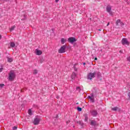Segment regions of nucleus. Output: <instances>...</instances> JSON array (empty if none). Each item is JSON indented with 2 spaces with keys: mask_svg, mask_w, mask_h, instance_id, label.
Listing matches in <instances>:
<instances>
[{
  "mask_svg": "<svg viewBox=\"0 0 130 130\" xmlns=\"http://www.w3.org/2000/svg\"><path fill=\"white\" fill-rule=\"evenodd\" d=\"M16 78V74L14 70L10 71L9 73V81H14V79Z\"/></svg>",
  "mask_w": 130,
  "mask_h": 130,
  "instance_id": "nucleus-1",
  "label": "nucleus"
},
{
  "mask_svg": "<svg viewBox=\"0 0 130 130\" xmlns=\"http://www.w3.org/2000/svg\"><path fill=\"white\" fill-rule=\"evenodd\" d=\"M66 48H67V45H64L58 50L59 53H64L66 52Z\"/></svg>",
  "mask_w": 130,
  "mask_h": 130,
  "instance_id": "nucleus-2",
  "label": "nucleus"
},
{
  "mask_svg": "<svg viewBox=\"0 0 130 130\" xmlns=\"http://www.w3.org/2000/svg\"><path fill=\"white\" fill-rule=\"evenodd\" d=\"M96 72H94L93 73H89L88 75H87V79L88 80H92V79L94 78V77H95V74H96Z\"/></svg>",
  "mask_w": 130,
  "mask_h": 130,
  "instance_id": "nucleus-3",
  "label": "nucleus"
},
{
  "mask_svg": "<svg viewBox=\"0 0 130 130\" xmlns=\"http://www.w3.org/2000/svg\"><path fill=\"white\" fill-rule=\"evenodd\" d=\"M39 122H40V118L38 117V116H36L34 120V124L37 125V124H39Z\"/></svg>",
  "mask_w": 130,
  "mask_h": 130,
  "instance_id": "nucleus-4",
  "label": "nucleus"
},
{
  "mask_svg": "<svg viewBox=\"0 0 130 130\" xmlns=\"http://www.w3.org/2000/svg\"><path fill=\"white\" fill-rule=\"evenodd\" d=\"M76 41H77V39H76L75 37H70L68 38V42L71 44H74V42H76Z\"/></svg>",
  "mask_w": 130,
  "mask_h": 130,
  "instance_id": "nucleus-5",
  "label": "nucleus"
},
{
  "mask_svg": "<svg viewBox=\"0 0 130 130\" xmlns=\"http://www.w3.org/2000/svg\"><path fill=\"white\" fill-rule=\"evenodd\" d=\"M121 43L122 45H129V42L126 38H123L121 40Z\"/></svg>",
  "mask_w": 130,
  "mask_h": 130,
  "instance_id": "nucleus-6",
  "label": "nucleus"
},
{
  "mask_svg": "<svg viewBox=\"0 0 130 130\" xmlns=\"http://www.w3.org/2000/svg\"><path fill=\"white\" fill-rule=\"evenodd\" d=\"M91 95H88L87 98L90 100V102L94 103L95 102V100L94 99V93H91Z\"/></svg>",
  "mask_w": 130,
  "mask_h": 130,
  "instance_id": "nucleus-7",
  "label": "nucleus"
},
{
  "mask_svg": "<svg viewBox=\"0 0 130 130\" xmlns=\"http://www.w3.org/2000/svg\"><path fill=\"white\" fill-rule=\"evenodd\" d=\"M90 113L92 116H94V117L97 116L98 114V112H97V111L95 110H91L90 111Z\"/></svg>",
  "mask_w": 130,
  "mask_h": 130,
  "instance_id": "nucleus-8",
  "label": "nucleus"
},
{
  "mask_svg": "<svg viewBox=\"0 0 130 130\" xmlns=\"http://www.w3.org/2000/svg\"><path fill=\"white\" fill-rule=\"evenodd\" d=\"M106 10L108 13H109L110 15H112V12H111V6H107Z\"/></svg>",
  "mask_w": 130,
  "mask_h": 130,
  "instance_id": "nucleus-9",
  "label": "nucleus"
},
{
  "mask_svg": "<svg viewBox=\"0 0 130 130\" xmlns=\"http://www.w3.org/2000/svg\"><path fill=\"white\" fill-rule=\"evenodd\" d=\"M90 124L91 125H93L94 126H95V125H97V121L94 120H91L90 122Z\"/></svg>",
  "mask_w": 130,
  "mask_h": 130,
  "instance_id": "nucleus-10",
  "label": "nucleus"
},
{
  "mask_svg": "<svg viewBox=\"0 0 130 130\" xmlns=\"http://www.w3.org/2000/svg\"><path fill=\"white\" fill-rule=\"evenodd\" d=\"M37 55H41L42 54V51L41 50L36 49Z\"/></svg>",
  "mask_w": 130,
  "mask_h": 130,
  "instance_id": "nucleus-11",
  "label": "nucleus"
},
{
  "mask_svg": "<svg viewBox=\"0 0 130 130\" xmlns=\"http://www.w3.org/2000/svg\"><path fill=\"white\" fill-rule=\"evenodd\" d=\"M96 74H97V76H98V79H99L100 81H102V78L101 77V73L97 72Z\"/></svg>",
  "mask_w": 130,
  "mask_h": 130,
  "instance_id": "nucleus-12",
  "label": "nucleus"
},
{
  "mask_svg": "<svg viewBox=\"0 0 130 130\" xmlns=\"http://www.w3.org/2000/svg\"><path fill=\"white\" fill-rule=\"evenodd\" d=\"M76 77H77V74H76V73L75 72H73L71 75V79H72V80H74V79H75Z\"/></svg>",
  "mask_w": 130,
  "mask_h": 130,
  "instance_id": "nucleus-13",
  "label": "nucleus"
},
{
  "mask_svg": "<svg viewBox=\"0 0 130 130\" xmlns=\"http://www.w3.org/2000/svg\"><path fill=\"white\" fill-rule=\"evenodd\" d=\"M77 123H78V124H80V125H81V126H83V125H84V123H83L82 121H78Z\"/></svg>",
  "mask_w": 130,
  "mask_h": 130,
  "instance_id": "nucleus-14",
  "label": "nucleus"
},
{
  "mask_svg": "<svg viewBox=\"0 0 130 130\" xmlns=\"http://www.w3.org/2000/svg\"><path fill=\"white\" fill-rule=\"evenodd\" d=\"M121 22V21L120 20V19L117 20V21L116 22V25L118 26V24H120Z\"/></svg>",
  "mask_w": 130,
  "mask_h": 130,
  "instance_id": "nucleus-15",
  "label": "nucleus"
},
{
  "mask_svg": "<svg viewBox=\"0 0 130 130\" xmlns=\"http://www.w3.org/2000/svg\"><path fill=\"white\" fill-rule=\"evenodd\" d=\"M7 59L8 62H12V61H13V58H10L9 57H7Z\"/></svg>",
  "mask_w": 130,
  "mask_h": 130,
  "instance_id": "nucleus-16",
  "label": "nucleus"
},
{
  "mask_svg": "<svg viewBox=\"0 0 130 130\" xmlns=\"http://www.w3.org/2000/svg\"><path fill=\"white\" fill-rule=\"evenodd\" d=\"M117 110H118V107H115L112 108V110H113V111H116Z\"/></svg>",
  "mask_w": 130,
  "mask_h": 130,
  "instance_id": "nucleus-17",
  "label": "nucleus"
},
{
  "mask_svg": "<svg viewBox=\"0 0 130 130\" xmlns=\"http://www.w3.org/2000/svg\"><path fill=\"white\" fill-rule=\"evenodd\" d=\"M16 44H15V43L14 42H11L10 44V46L11 47H15Z\"/></svg>",
  "mask_w": 130,
  "mask_h": 130,
  "instance_id": "nucleus-18",
  "label": "nucleus"
},
{
  "mask_svg": "<svg viewBox=\"0 0 130 130\" xmlns=\"http://www.w3.org/2000/svg\"><path fill=\"white\" fill-rule=\"evenodd\" d=\"M84 116H85V121H88V115L87 114H85L84 115Z\"/></svg>",
  "mask_w": 130,
  "mask_h": 130,
  "instance_id": "nucleus-19",
  "label": "nucleus"
},
{
  "mask_svg": "<svg viewBox=\"0 0 130 130\" xmlns=\"http://www.w3.org/2000/svg\"><path fill=\"white\" fill-rule=\"evenodd\" d=\"M66 42V40H64V39L62 38L61 39V43L62 44H64V43Z\"/></svg>",
  "mask_w": 130,
  "mask_h": 130,
  "instance_id": "nucleus-20",
  "label": "nucleus"
},
{
  "mask_svg": "<svg viewBox=\"0 0 130 130\" xmlns=\"http://www.w3.org/2000/svg\"><path fill=\"white\" fill-rule=\"evenodd\" d=\"M16 28V26H13L11 27V28H10V31H13V30L15 29V28Z\"/></svg>",
  "mask_w": 130,
  "mask_h": 130,
  "instance_id": "nucleus-21",
  "label": "nucleus"
},
{
  "mask_svg": "<svg viewBox=\"0 0 130 130\" xmlns=\"http://www.w3.org/2000/svg\"><path fill=\"white\" fill-rule=\"evenodd\" d=\"M37 74H38V71H37V70H35L34 71L33 74L34 75H37Z\"/></svg>",
  "mask_w": 130,
  "mask_h": 130,
  "instance_id": "nucleus-22",
  "label": "nucleus"
},
{
  "mask_svg": "<svg viewBox=\"0 0 130 130\" xmlns=\"http://www.w3.org/2000/svg\"><path fill=\"white\" fill-rule=\"evenodd\" d=\"M28 113L29 115H32V111H31V109L28 110Z\"/></svg>",
  "mask_w": 130,
  "mask_h": 130,
  "instance_id": "nucleus-23",
  "label": "nucleus"
},
{
  "mask_svg": "<svg viewBox=\"0 0 130 130\" xmlns=\"http://www.w3.org/2000/svg\"><path fill=\"white\" fill-rule=\"evenodd\" d=\"M43 61H44V59H43V58H41L40 59V63H42V62H43Z\"/></svg>",
  "mask_w": 130,
  "mask_h": 130,
  "instance_id": "nucleus-24",
  "label": "nucleus"
},
{
  "mask_svg": "<svg viewBox=\"0 0 130 130\" xmlns=\"http://www.w3.org/2000/svg\"><path fill=\"white\" fill-rule=\"evenodd\" d=\"M76 90L77 91H78V92H80V91H81V88H80V87H77L76 88Z\"/></svg>",
  "mask_w": 130,
  "mask_h": 130,
  "instance_id": "nucleus-25",
  "label": "nucleus"
},
{
  "mask_svg": "<svg viewBox=\"0 0 130 130\" xmlns=\"http://www.w3.org/2000/svg\"><path fill=\"white\" fill-rule=\"evenodd\" d=\"M77 110L78 111H82V108L80 107H77Z\"/></svg>",
  "mask_w": 130,
  "mask_h": 130,
  "instance_id": "nucleus-26",
  "label": "nucleus"
},
{
  "mask_svg": "<svg viewBox=\"0 0 130 130\" xmlns=\"http://www.w3.org/2000/svg\"><path fill=\"white\" fill-rule=\"evenodd\" d=\"M5 86V84H0V88H3Z\"/></svg>",
  "mask_w": 130,
  "mask_h": 130,
  "instance_id": "nucleus-27",
  "label": "nucleus"
},
{
  "mask_svg": "<svg viewBox=\"0 0 130 130\" xmlns=\"http://www.w3.org/2000/svg\"><path fill=\"white\" fill-rule=\"evenodd\" d=\"M120 24L121 25V27H122V26H123L124 25V24L122 22H121V21L120 22Z\"/></svg>",
  "mask_w": 130,
  "mask_h": 130,
  "instance_id": "nucleus-28",
  "label": "nucleus"
},
{
  "mask_svg": "<svg viewBox=\"0 0 130 130\" xmlns=\"http://www.w3.org/2000/svg\"><path fill=\"white\" fill-rule=\"evenodd\" d=\"M17 128H18V127L17 126H14L13 127V130H16V129H17Z\"/></svg>",
  "mask_w": 130,
  "mask_h": 130,
  "instance_id": "nucleus-29",
  "label": "nucleus"
},
{
  "mask_svg": "<svg viewBox=\"0 0 130 130\" xmlns=\"http://www.w3.org/2000/svg\"><path fill=\"white\" fill-rule=\"evenodd\" d=\"M128 99L129 100H130V92H129V93H128Z\"/></svg>",
  "mask_w": 130,
  "mask_h": 130,
  "instance_id": "nucleus-30",
  "label": "nucleus"
},
{
  "mask_svg": "<svg viewBox=\"0 0 130 130\" xmlns=\"http://www.w3.org/2000/svg\"><path fill=\"white\" fill-rule=\"evenodd\" d=\"M3 70H4V68H0V73H2V72H3Z\"/></svg>",
  "mask_w": 130,
  "mask_h": 130,
  "instance_id": "nucleus-31",
  "label": "nucleus"
},
{
  "mask_svg": "<svg viewBox=\"0 0 130 130\" xmlns=\"http://www.w3.org/2000/svg\"><path fill=\"white\" fill-rule=\"evenodd\" d=\"M127 59L128 61L130 62V56L127 57Z\"/></svg>",
  "mask_w": 130,
  "mask_h": 130,
  "instance_id": "nucleus-32",
  "label": "nucleus"
},
{
  "mask_svg": "<svg viewBox=\"0 0 130 130\" xmlns=\"http://www.w3.org/2000/svg\"><path fill=\"white\" fill-rule=\"evenodd\" d=\"M74 70L75 71V72H77V71H78V70L77 69V68L74 67Z\"/></svg>",
  "mask_w": 130,
  "mask_h": 130,
  "instance_id": "nucleus-33",
  "label": "nucleus"
},
{
  "mask_svg": "<svg viewBox=\"0 0 130 130\" xmlns=\"http://www.w3.org/2000/svg\"><path fill=\"white\" fill-rule=\"evenodd\" d=\"M59 1V0H55V2H56V3H58Z\"/></svg>",
  "mask_w": 130,
  "mask_h": 130,
  "instance_id": "nucleus-34",
  "label": "nucleus"
},
{
  "mask_svg": "<svg viewBox=\"0 0 130 130\" xmlns=\"http://www.w3.org/2000/svg\"><path fill=\"white\" fill-rule=\"evenodd\" d=\"M119 52H120V53H122V50H120Z\"/></svg>",
  "mask_w": 130,
  "mask_h": 130,
  "instance_id": "nucleus-35",
  "label": "nucleus"
},
{
  "mask_svg": "<svg viewBox=\"0 0 130 130\" xmlns=\"http://www.w3.org/2000/svg\"><path fill=\"white\" fill-rule=\"evenodd\" d=\"M97 57H95V58H94V60H97Z\"/></svg>",
  "mask_w": 130,
  "mask_h": 130,
  "instance_id": "nucleus-36",
  "label": "nucleus"
},
{
  "mask_svg": "<svg viewBox=\"0 0 130 130\" xmlns=\"http://www.w3.org/2000/svg\"><path fill=\"white\" fill-rule=\"evenodd\" d=\"M7 2H10V1H12V0H6Z\"/></svg>",
  "mask_w": 130,
  "mask_h": 130,
  "instance_id": "nucleus-37",
  "label": "nucleus"
},
{
  "mask_svg": "<svg viewBox=\"0 0 130 130\" xmlns=\"http://www.w3.org/2000/svg\"><path fill=\"white\" fill-rule=\"evenodd\" d=\"M109 22L107 24V26H109Z\"/></svg>",
  "mask_w": 130,
  "mask_h": 130,
  "instance_id": "nucleus-38",
  "label": "nucleus"
},
{
  "mask_svg": "<svg viewBox=\"0 0 130 130\" xmlns=\"http://www.w3.org/2000/svg\"><path fill=\"white\" fill-rule=\"evenodd\" d=\"M56 98H57V99H58V98H59V96H57L56 97Z\"/></svg>",
  "mask_w": 130,
  "mask_h": 130,
  "instance_id": "nucleus-39",
  "label": "nucleus"
},
{
  "mask_svg": "<svg viewBox=\"0 0 130 130\" xmlns=\"http://www.w3.org/2000/svg\"><path fill=\"white\" fill-rule=\"evenodd\" d=\"M2 39V36L0 35V39Z\"/></svg>",
  "mask_w": 130,
  "mask_h": 130,
  "instance_id": "nucleus-40",
  "label": "nucleus"
},
{
  "mask_svg": "<svg viewBox=\"0 0 130 130\" xmlns=\"http://www.w3.org/2000/svg\"><path fill=\"white\" fill-rule=\"evenodd\" d=\"M83 64H84V65L86 64V63L84 62V63H83Z\"/></svg>",
  "mask_w": 130,
  "mask_h": 130,
  "instance_id": "nucleus-41",
  "label": "nucleus"
},
{
  "mask_svg": "<svg viewBox=\"0 0 130 130\" xmlns=\"http://www.w3.org/2000/svg\"><path fill=\"white\" fill-rule=\"evenodd\" d=\"M125 1V2H127V0H124Z\"/></svg>",
  "mask_w": 130,
  "mask_h": 130,
  "instance_id": "nucleus-42",
  "label": "nucleus"
},
{
  "mask_svg": "<svg viewBox=\"0 0 130 130\" xmlns=\"http://www.w3.org/2000/svg\"><path fill=\"white\" fill-rule=\"evenodd\" d=\"M99 31H101V29H99Z\"/></svg>",
  "mask_w": 130,
  "mask_h": 130,
  "instance_id": "nucleus-43",
  "label": "nucleus"
}]
</instances>
